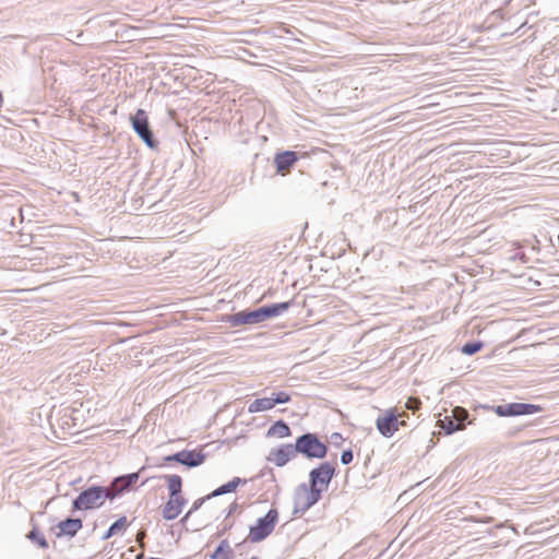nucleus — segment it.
Returning a JSON list of instances; mask_svg holds the SVG:
<instances>
[{
    "label": "nucleus",
    "mask_w": 559,
    "mask_h": 559,
    "mask_svg": "<svg viewBox=\"0 0 559 559\" xmlns=\"http://www.w3.org/2000/svg\"><path fill=\"white\" fill-rule=\"evenodd\" d=\"M239 508V504L234 501L233 503L229 504V510H228V513L226 516L230 518V515L237 511V509Z\"/></svg>",
    "instance_id": "36"
},
{
    "label": "nucleus",
    "mask_w": 559,
    "mask_h": 559,
    "mask_svg": "<svg viewBox=\"0 0 559 559\" xmlns=\"http://www.w3.org/2000/svg\"><path fill=\"white\" fill-rule=\"evenodd\" d=\"M271 397H272L274 406L276 404H285L290 401V395L284 391L273 393Z\"/></svg>",
    "instance_id": "29"
},
{
    "label": "nucleus",
    "mask_w": 559,
    "mask_h": 559,
    "mask_svg": "<svg viewBox=\"0 0 559 559\" xmlns=\"http://www.w3.org/2000/svg\"><path fill=\"white\" fill-rule=\"evenodd\" d=\"M211 559H236V550L227 539H223L210 555Z\"/></svg>",
    "instance_id": "16"
},
{
    "label": "nucleus",
    "mask_w": 559,
    "mask_h": 559,
    "mask_svg": "<svg viewBox=\"0 0 559 559\" xmlns=\"http://www.w3.org/2000/svg\"><path fill=\"white\" fill-rule=\"evenodd\" d=\"M331 439H332L333 443L338 444L343 440V437L341 433L334 432V433H332Z\"/></svg>",
    "instance_id": "37"
},
{
    "label": "nucleus",
    "mask_w": 559,
    "mask_h": 559,
    "mask_svg": "<svg viewBox=\"0 0 559 559\" xmlns=\"http://www.w3.org/2000/svg\"><path fill=\"white\" fill-rule=\"evenodd\" d=\"M278 31H283V32H285V33H287V34H289V33H290V31H289L287 27H285V26H281V27H278Z\"/></svg>",
    "instance_id": "38"
},
{
    "label": "nucleus",
    "mask_w": 559,
    "mask_h": 559,
    "mask_svg": "<svg viewBox=\"0 0 559 559\" xmlns=\"http://www.w3.org/2000/svg\"><path fill=\"white\" fill-rule=\"evenodd\" d=\"M292 435L289 426L284 420L275 421L267 430L269 437L285 438Z\"/></svg>",
    "instance_id": "19"
},
{
    "label": "nucleus",
    "mask_w": 559,
    "mask_h": 559,
    "mask_svg": "<svg viewBox=\"0 0 559 559\" xmlns=\"http://www.w3.org/2000/svg\"><path fill=\"white\" fill-rule=\"evenodd\" d=\"M240 483H245V480H242L239 477H234L231 480L219 486L214 491H212L210 495H207L206 498L217 497V496L233 492L237 489V487Z\"/></svg>",
    "instance_id": "20"
},
{
    "label": "nucleus",
    "mask_w": 559,
    "mask_h": 559,
    "mask_svg": "<svg viewBox=\"0 0 559 559\" xmlns=\"http://www.w3.org/2000/svg\"><path fill=\"white\" fill-rule=\"evenodd\" d=\"M131 123L134 132L148 147L154 148L157 146V141L154 139L148 123V117L144 109H138L136 112L131 116Z\"/></svg>",
    "instance_id": "7"
},
{
    "label": "nucleus",
    "mask_w": 559,
    "mask_h": 559,
    "mask_svg": "<svg viewBox=\"0 0 559 559\" xmlns=\"http://www.w3.org/2000/svg\"><path fill=\"white\" fill-rule=\"evenodd\" d=\"M297 452L295 444H282L276 450H273L269 456V461L274 463L276 466L282 467L286 465L290 460L295 459Z\"/></svg>",
    "instance_id": "11"
},
{
    "label": "nucleus",
    "mask_w": 559,
    "mask_h": 559,
    "mask_svg": "<svg viewBox=\"0 0 559 559\" xmlns=\"http://www.w3.org/2000/svg\"><path fill=\"white\" fill-rule=\"evenodd\" d=\"M278 522V511L272 508L267 513L259 518L254 525L250 526L248 540L251 543H260L272 534Z\"/></svg>",
    "instance_id": "4"
},
{
    "label": "nucleus",
    "mask_w": 559,
    "mask_h": 559,
    "mask_svg": "<svg viewBox=\"0 0 559 559\" xmlns=\"http://www.w3.org/2000/svg\"><path fill=\"white\" fill-rule=\"evenodd\" d=\"M144 533H138V538H143Z\"/></svg>",
    "instance_id": "39"
},
{
    "label": "nucleus",
    "mask_w": 559,
    "mask_h": 559,
    "mask_svg": "<svg viewBox=\"0 0 559 559\" xmlns=\"http://www.w3.org/2000/svg\"><path fill=\"white\" fill-rule=\"evenodd\" d=\"M187 503L183 497H169V500L163 508V518L165 520H175L182 511V508Z\"/></svg>",
    "instance_id": "12"
},
{
    "label": "nucleus",
    "mask_w": 559,
    "mask_h": 559,
    "mask_svg": "<svg viewBox=\"0 0 559 559\" xmlns=\"http://www.w3.org/2000/svg\"><path fill=\"white\" fill-rule=\"evenodd\" d=\"M295 450L307 459H324L328 445L320 441L316 433L307 432L296 439Z\"/></svg>",
    "instance_id": "1"
},
{
    "label": "nucleus",
    "mask_w": 559,
    "mask_h": 559,
    "mask_svg": "<svg viewBox=\"0 0 559 559\" xmlns=\"http://www.w3.org/2000/svg\"><path fill=\"white\" fill-rule=\"evenodd\" d=\"M128 526V521H127V518L126 516H121L120 519H118L117 521H115L110 526L109 528L107 530V532L103 535L102 539L103 540H107L109 539L110 537H112L114 535H116L118 532L120 531H124Z\"/></svg>",
    "instance_id": "23"
},
{
    "label": "nucleus",
    "mask_w": 559,
    "mask_h": 559,
    "mask_svg": "<svg viewBox=\"0 0 559 559\" xmlns=\"http://www.w3.org/2000/svg\"><path fill=\"white\" fill-rule=\"evenodd\" d=\"M162 478L168 483L169 497H182V478L179 475H164Z\"/></svg>",
    "instance_id": "18"
},
{
    "label": "nucleus",
    "mask_w": 559,
    "mask_h": 559,
    "mask_svg": "<svg viewBox=\"0 0 559 559\" xmlns=\"http://www.w3.org/2000/svg\"><path fill=\"white\" fill-rule=\"evenodd\" d=\"M145 469L143 466L135 473H130L126 475L119 476V481H124L127 486L131 489L132 486L139 480L141 473Z\"/></svg>",
    "instance_id": "25"
},
{
    "label": "nucleus",
    "mask_w": 559,
    "mask_h": 559,
    "mask_svg": "<svg viewBox=\"0 0 559 559\" xmlns=\"http://www.w3.org/2000/svg\"><path fill=\"white\" fill-rule=\"evenodd\" d=\"M163 460H164L165 463L176 462V463L180 464V462H181V451H179L177 453H174V454H170V455H167Z\"/></svg>",
    "instance_id": "33"
},
{
    "label": "nucleus",
    "mask_w": 559,
    "mask_h": 559,
    "mask_svg": "<svg viewBox=\"0 0 559 559\" xmlns=\"http://www.w3.org/2000/svg\"><path fill=\"white\" fill-rule=\"evenodd\" d=\"M82 527L83 522L81 519L67 518L66 520L60 521L56 526L51 527V531L57 538H73Z\"/></svg>",
    "instance_id": "8"
},
{
    "label": "nucleus",
    "mask_w": 559,
    "mask_h": 559,
    "mask_svg": "<svg viewBox=\"0 0 559 559\" xmlns=\"http://www.w3.org/2000/svg\"><path fill=\"white\" fill-rule=\"evenodd\" d=\"M230 326H240L245 324L261 323V316L259 309L251 311H239L227 316L225 320Z\"/></svg>",
    "instance_id": "10"
},
{
    "label": "nucleus",
    "mask_w": 559,
    "mask_h": 559,
    "mask_svg": "<svg viewBox=\"0 0 559 559\" xmlns=\"http://www.w3.org/2000/svg\"><path fill=\"white\" fill-rule=\"evenodd\" d=\"M353 459H354V454H353V451L350 449L344 450L341 453V463L343 465H348L349 463H352Z\"/></svg>",
    "instance_id": "31"
},
{
    "label": "nucleus",
    "mask_w": 559,
    "mask_h": 559,
    "mask_svg": "<svg viewBox=\"0 0 559 559\" xmlns=\"http://www.w3.org/2000/svg\"><path fill=\"white\" fill-rule=\"evenodd\" d=\"M148 559H162V558L151 557V558H148Z\"/></svg>",
    "instance_id": "42"
},
{
    "label": "nucleus",
    "mask_w": 559,
    "mask_h": 559,
    "mask_svg": "<svg viewBox=\"0 0 559 559\" xmlns=\"http://www.w3.org/2000/svg\"><path fill=\"white\" fill-rule=\"evenodd\" d=\"M481 347H483V343L481 342L466 343L462 347V353L465 354V355L472 356V355L478 353L481 349Z\"/></svg>",
    "instance_id": "27"
},
{
    "label": "nucleus",
    "mask_w": 559,
    "mask_h": 559,
    "mask_svg": "<svg viewBox=\"0 0 559 559\" xmlns=\"http://www.w3.org/2000/svg\"><path fill=\"white\" fill-rule=\"evenodd\" d=\"M468 416H469L468 412L462 406H455L452 409L451 417L454 419L455 424L465 426V421L468 419Z\"/></svg>",
    "instance_id": "24"
},
{
    "label": "nucleus",
    "mask_w": 559,
    "mask_h": 559,
    "mask_svg": "<svg viewBox=\"0 0 559 559\" xmlns=\"http://www.w3.org/2000/svg\"><path fill=\"white\" fill-rule=\"evenodd\" d=\"M234 526V520H231L230 518L228 516H225V519L223 520V522L221 523L219 527H218V531L216 533V536L217 537H221L223 536L226 532H228L229 530H231V527Z\"/></svg>",
    "instance_id": "30"
},
{
    "label": "nucleus",
    "mask_w": 559,
    "mask_h": 559,
    "mask_svg": "<svg viewBox=\"0 0 559 559\" xmlns=\"http://www.w3.org/2000/svg\"><path fill=\"white\" fill-rule=\"evenodd\" d=\"M32 530L27 533L26 537L33 544H36L38 548L47 549L49 544L44 536V534L39 531L38 525L35 523L34 518H31Z\"/></svg>",
    "instance_id": "17"
},
{
    "label": "nucleus",
    "mask_w": 559,
    "mask_h": 559,
    "mask_svg": "<svg viewBox=\"0 0 559 559\" xmlns=\"http://www.w3.org/2000/svg\"><path fill=\"white\" fill-rule=\"evenodd\" d=\"M399 425L404 426L405 421H399V416L392 411L388 412L384 416H379L376 421L379 432L386 438H390L397 430Z\"/></svg>",
    "instance_id": "9"
},
{
    "label": "nucleus",
    "mask_w": 559,
    "mask_h": 559,
    "mask_svg": "<svg viewBox=\"0 0 559 559\" xmlns=\"http://www.w3.org/2000/svg\"><path fill=\"white\" fill-rule=\"evenodd\" d=\"M421 405V402L417 397H409L406 402V407L412 411H417Z\"/></svg>",
    "instance_id": "32"
},
{
    "label": "nucleus",
    "mask_w": 559,
    "mask_h": 559,
    "mask_svg": "<svg viewBox=\"0 0 559 559\" xmlns=\"http://www.w3.org/2000/svg\"><path fill=\"white\" fill-rule=\"evenodd\" d=\"M274 407L272 397H262L257 399L253 402H251L248 406V412L253 413H260L264 411L272 409Z\"/></svg>",
    "instance_id": "21"
},
{
    "label": "nucleus",
    "mask_w": 559,
    "mask_h": 559,
    "mask_svg": "<svg viewBox=\"0 0 559 559\" xmlns=\"http://www.w3.org/2000/svg\"><path fill=\"white\" fill-rule=\"evenodd\" d=\"M107 499L103 486H91L81 491L72 501L73 511H87L100 508Z\"/></svg>",
    "instance_id": "2"
},
{
    "label": "nucleus",
    "mask_w": 559,
    "mask_h": 559,
    "mask_svg": "<svg viewBox=\"0 0 559 559\" xmlns=\"http://www.w3.org/2000/svg\"><path fill=\"white\" fill-rule=\"evenodd\" d=\"M321 496L320 489H313L306 483L298 485L294 493L293 514L296 516L305 514L321 499Z\"/></svg>",
    "instance_id": "3"
},
{
    "label": "nucleus",
    "mask_w": 559,
    "mask_h": 559,
    "mask_svg": "<svg viewBox=\"0 0 559 559\" xmlns=\"http://www.w3.org/2000/svg\"><path fill=\"white\" fill-rule=\"evenodd\" d=\"M205 499H207L206 497L205 498H200L198 500H195L193 502V506L192 508L189 510V512L186 514L185 518H188L191 513H193L194 511H197L202 504L203 502L205 501Z\"/></svg>",
    "instance_id": "35"
},
{
    "label": "nucleus",
    "mask_w": 559,
    "mask_h": 559,
    "mask_svg": "<svg viewBox=\"0 0 559 559\" xmlns=\"http://www.w3.org/2000/svg\"><path fill=\"white\" fill-rule=\"evenodd\" d=\"M335 475V466L330 462H323L319 466L312 468L309 473V484L313 489H320L322 493L328 489L331 480Z\"/></svg>",
    "instance_id": "6"
},
{
    "label": "nucleus",
    "mask_w": 559,
    "mask_h": 559,
    "mask_svg": "<svg viewBox=\"0 0 559 559\" xmlns=\"http://www.w3.org/2000/svg\"><path fill=\"white\" fill-rule=\"evenodd\" d=\"M145 469L143 466L135 473H130L126 475L119 476V481H124L127 486L131 489L132 486L139 480L141 473Z\"/></svg>",
    "instance_id": "26"
},
{
    "label": "nucleus",
    "mask_w": 559,
    "mask_h": 559,
    "mask_svg": "<svg viewBox=\"0 0 559 559\" xmlns=\"http://www.w3.org/2000/svg\"><path fill=\"white\" fill-rule=\"evenodd\" d=\"M205 461V454L202 450H182L180 464L192 468L197 467Z\"/></svg>",
    "instance_id": "15"
},
{
    "label": "nucleus",
    "mask_w": 559,
    "mask_h": 559,
    "mask_svg": "<svg viewBox=\"0 0 559 559\" xmlns=\"http://www.w3.org/2000/svg\"><path fill=\"white\" fill-rule=\"evenodd\" d=\"M438 424L445 435H452L464 429V425L455 424L451 416H445L444 419L439 420Z\"/></svg>",
    "instance_id": "22"
},
{
    "label": "nucleus",
    "mask_w": 559,
    "mask_h": 559,
    "mask_svg": "<svg viewBox=\"0 0 559 559\" xmlns=\"http://www.w3.org/2000/svg\"><path fill=\"white\" fill-rule=\"evenodd\" d=\"M298 160V155L294 151H285L282 153H277L274 157V164L276 166L277 173H286L288 171L295 163Z\"/></svg>",
    "instance_id": "13"
},
{
    "label": "nucleus",
    "mask_w": 559,
    "mask_h": 559,
    "mask_svg": "<svg viewBox=\"0 0 559 559\" xmlns=\"http://www.w3.org/2000/svg\"><path fill=\"white\" fill-rule=\"evenodd\" d=\"M114 484L119 488L118 492L123 493L130 490L124 481H119V476L114 478Z\"/></svg>",
    "instance_id": "34"
},
{
    "label": "nucleus",
    "mask_w": 559,
    "mask_h": 559,
    "mask_svg": "<svg viewBox=\"0 0 559 559\" xmlns=\"http://www.w3.org/2000/svg\"><path fill=\"white\" fill-rule=\"evenodd\" d=\"M245 543H239L236 545V548H240Z\"/></svg>",
    "instance_id": "40"
},
{
    "label": "nucleus",
    "mask_w": 559,
    "mask_h": 559,
    "mask_svg": "<svg viewBox=\"0 0 559 559\" xmlns=\"http://www.w3.org/2000/svg\"><path fill=\"white\" fill-rule=\"evenodd\" d=\"M147 481H148V478L144 479V480L142 481V485H145Z\"/></svg>",
    "instance_id": "41"
},
{
    "label": "nucleus",
    "mask_w": 559,
    "mask_h": 559,
    "mask_svg": "<svg viewBox=\"0 0 559 559\" xmlns=\"http://www.w3.org/2000/svg\"><path fill=\"white\" fill-rule=\"evenodd\" d=\"M103 489L105 490L107 499L109 500H114L115 498L122 495V492H118L119 488L114 484V479L110 481L108 486H103Z\"/></svg>",
    "instance_id": "28"
},
{
    "label": "nucleus",
    "mask_w": 559,
    "mask_h": 559,
    "mask_svg": "<svg viewBox=\"0 0 559 559\" xmlns=\"http://www.w3.org/2000/svg\"><path fill=\"white\" fill-rule=\"evenodd\" d=\"M290 306L292 301H285L259 308L262 322L267 319L281 316L282 313L287 311L290 308Z\"/></svg>",
    "instance_id": "14"
},
{
    "label": "nucleus",
    "mask_w": 559,
    "mask_h": 559,
    "mask_svg": "<svg viewBox=\"0 0 559 559\" xmlns=\"http://www.w3.org/2000/svg\"><path fill=\"white\" fill-rule=\"evenodd\" d=\"M481 407L484 409L492 411L500 417L532 415L543 411L540 405L530 403H508L497 406L483 405Z\"/></svg>",
    "instance_id": "5"
}]
</instances>
